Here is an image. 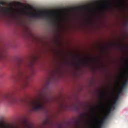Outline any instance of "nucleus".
I'll list each match as a JSON object with an SVG mask.
<instances>
[{
    "instance_id": "nucleus-8",
    "label": "nucleus",
    "mask_w": 128,
    "mask_h": 128,
    "mask_svg": "<svg viewBox=\"0 0 128 128\" xmlns=\"http://www.w3.org/2000/svg\"><path fill=\"white\" fill-rule=\"evenodd\" d=\"M80 66H86L88 65V62L86 60H82L79 62Z\"/></svg>"
},
{
    "instance_id": "nucleus-17",
    "label": "nucleus",
    "mask_w": 128,
    "mask_h": 128,
    "mask_svg": "<svg viewBox=\"0 0 128 128\" xmlns=\"http://www.w3.org/2000/svg\"><path fill=\"white\" fill-rule=\"evenodd\" d=\"M115 100L116 102H118V96L116 98Z\"/></svg>"
},
{
    "instance_id": "nucleus-24",
    "label": "nucleus",
    "mask_w": 128,
    "mask_h": 128,
    "mask_svg": "<svg viewBox=\"0 0 128 128\" xmlns=\"http://www.w3.org/2000/svg\"><path fill=\"white\" fill-rule=\"evenodd\" d=\"M2 4V3H1Z\"/></svg>"
},
{
    "instance_id": "nucleus-22",
    "label": "nucleus",
    "mask_w": 128,
    "mask_h": 128,
    "mask_svg": "<svg viewBox=\"0 0 128 128\" xmlns=\"http://www.w3.org/2000/svg\"><path fill=\"white\" fill-rule=\"evenodd\" d=\"M73 64V65H74V64H74V63H73V64Z\"/></svg>"
},
{
    "instance_id": "nucleus-14",
    "label": "nucleus",
    "mask_w": 128,
    "mask_h": 128,
    "mask_svg": "<svg viewBox=\"0 0 128 128\" xmlns=\"http://www.w3.org/2000/svg\"><path fill=\"white\" fill-rule=\"evenodd\" d=\"M128 80H126L124 84L122 85V86H124V88H126V84H128Z\"/></svg>"
},
{
    "instance_id": "nucleus-7",
    "label": "nucleus",
    "mask_w": 128,
    "mask_h": 128,
    "mask_svg": "<svg viewBox=\"0 0 128 128\" xmlns=\"http://www.w3.org/2000/svg\"><path fill=\"white\" fill-rule=\"evenodd\" d=\"M6 58V54L4 48L0 44V62L5 60Z\"/></svg>"
},
{
    "instance_id": "nucleus-9",
    "label": "nucleus",
    "mask_w": 128,
    "mask_h": 128,
    "mask_svg": "<svg viewBox=\"0 0 128 128\" xmlns=\"http://www.w3.org/2000/svg\"><path fill=\"white\" fill-rule=\"evenodd\" d=\"M114 8H112V6H111V5H110L108 6H106L104 8V11L106 10H112Z\"/></svg>"
},
{
    "instance_id": "nucleus-5",
    "label": "nucleus",
    "mask_w": 128,
    "mask_h": 128,
    "mask_svg": "<svg viewBox=\"0 0 128 128\" xmlns=\"http://www.w3.org/2000/svg\"><path fill=\"white\" fill-rule=\"evenodd\" d=\"M19 74L20 80L22 82L25 86H26L28 84V82H30V76L24 72L23 71L19 72Z\"/></svg>"
},
{
    "instance_id": "nucleus-15",
    "label": "nucleus",
    "mask_w": 128,
    "mask_h": 128,
    "mask_svg": "<svg viewBox=\"0 0 128 128\" xmlns=\"http://www.w3.org/2000/svg\"><path fill=\"white\" fill-rule=\"evenodd\" d=\"M109 108H110V110H112V108H114V105H110L109 106Z\"/></svg>"
},
{
    "instance_id": "nucleus-1",
    "label": "nucleus",
    "mask_w": 128,
    "mask_h": 128,
    "mask_svg": "<svg viewBox=\"0 0 128 128\" xmlns=\"http://www.w3.org/2000/svg\"><path fill=\"white\" fill-rule=\"evenodd\" d=\"M52 98L48 95H42L40 99L30 102L28 104V110L30 112H38L44 110L46 104L50 102Z\"/></svg>"
},
{
    "instance_id": "nucleus-19",
    "label": "nucleus",
    "mask_w": 128,
    "mask_h": 128,
    "mask_svg": "<svg viewBox=\"0 0 128 128\" xmlns=\"http://www.w3.org/2000/svg\"><path fill=\"white\" fill-rule=\"evenodd\" d=\"M128 22H125L124 24V26H128Z\"/></svg>"
},
{
    "instance_id": "nucleus-21",
    "label": "nucleus",
    "mask_w": 128,
    "mask_h": 128,
    "mask_svg": "<svg viewBox=\"0 0 128 128\" xmlns=\"http://www.w3.org/2000/svg\"><path fill=\"white\" fill-rule=\"evenodd\" d=\"M22 64V61H20V64L18 65V66H20Z\"/></svg>"
},
{
    "instance_id": "nucleus-2",
    "label": "nucleus",
    "mask_w": 128,
    "mask_h": 128,
    "mask_svg": "<svg viewBox=\"0 0 128 128\" xmlns=\"http://www.w3.org/2000/svg\"><path fill=\"white\" fill-rule=\"evenodd\" d=\"M106 94V92L104 91H102L100 92V96L101 98V100L99 103L93 105L90 104H84V108L86 110H90V112H96L95 110H98V108H104L106 104V102L104 100V96Z\"/></svg>"
},
{
    "instance_id": "nucleus-18",
    "label": "nucleus",
    "mask_w": 128,
    "mask_h": 128,
    "mask_svg": "<svg viewBox=\"0 0 128 128\" xmlns=\"http://www.w3.org/2000/svg\"><path fill=\"white\" fill-rule=\"evenodd\" d=\"M124 88H126V87H124V86H122L121 87V90H124Z\"/></svg>"
},
{
    "instance_id": "nucleus-16",
    "label": "nucleus",
    "mask_w": 128,
    "mask_h": 128,
    "mask_svg": "<svg viewBox=\"0 0 128 128\" xmlns=\"http://www.w3.org/2000/svg\"><path fill=\"white\" fill-rule=\"evenodd\" d=\"M113 102V104H112V106H116V102H114V101H112Z\"/></svg>"
},
{
    "instance_id": "nucleus-13",
    "label": "nucleus",
    "mask_w": 128,
    "mask_h": 128,
    "mask_svg": "<svg viewBox=\"0 0 128 128\" xmlns=\"http://www.w3.org/2000/svg\"><path fill=\"white\" fill-rule=\"evenodd\" d=\"M48 124H50V121L48 120H46L44 122V126H48Z\"/></svg>"
},
{
    "instance_id": "nucleus-20",
    "label": "nucleus",
    "mask_w": 128,
    "mask_h": 128,
    "mask_svg": "<svg viewBox=\"0 0 128 128\" xmlns=\"http://www.w3.org/2000/svg\"><path fill=\"white\" fill-rule=\"evenodd\" d=\"M122 90H120V91H119V93L120 94H122Z\"/></svg>"
},
{
    "instance_id": "nucleus-12",
    "label": "nucleus",
    "mask_w": 128,
    "mask_h": 128,
    "mask_svg": "<svg viewBox=\"0 0 128 128\" xmlns=\"http://www.w3.org/2000/svg\"><path fill=\"white\" fill-rule=\"evenodd\" d=\"M80 105H75L74 106V108L76 110H80Z\"/></svg>"
},
{
    "instance_id": "nucleus-23",
    "label": "nucleus",
    "mask_w": 128,
    "mask_h": 128,
    "mask_svg": "<svg viewBox=\"0 0 128 128\" xmlns=\"http://www.w3.org/2000/svg\"><path fill=\"white\" fill-rule=\"evenodd\" d=\"M77 124H78V122H77Z\"/></svg>"
},
{
    "instance_id": "nucleus-4",
    "label": "nucleus",
    "mask_w": 128,
    "mask_h": 128,
    "mask_svg": "<svg viewBox=\"0 0 128 128\" xmlns=\"http://www.w3.org/2000/svg\"><path fill=\"white\" fill-rule=\"evenodd\" d=\"M29 16L30 18H48L49 20H52V22H62L61 20H59L58 19H53L52 18H50L48 14L46 12L30 14Z\"/></svg>"
},
{
    "instance_id": "nucleus-10",
    "label": "nucleus",
    "mask_w": 128,
    "mask_h": 128,
    "mask_svg": "<svg viewBox=\"0 0 128 128\" xmlns=\"http://www.w3.org/2000/svg\"><path fill=\"white\" fill-rule=\"evenodd\" d=\"M104 122H106V121L102 119L100 122H99L98 124V126H100V128H102V126H104Z\"/></svg>"
},
{
    "instance_id": "nucleus-11",
    "label": "nucleus",
    "mask_w": 128,
    "mask_h": 128,
    "mask_svg": "<svg viewBox=\"0 0 128 128\" xmlns=\"http://www.w3.org/2000/svg\"><path fill=\"white\" fill-rule=\"evenodd\" d=\"M106 114H107L105 116L102 118V119L104 120L105 122H106V120H108V114H110V113L108 112V113H106Z\"/></svg>"
},
{
    "instance_id": "nucleus-3",
    "label": "nucleus",
    "mask_w": 128,
    "mask_h": 128,
    "mask_svg": "<svg viewBox=\"0 0 128 128\" xmlns=\"http://www.w3.org/2000/svg\"><path fill=\"white\" fill-rule=\"evenodd\" d=\"M0 102H8L10 104H18L22 100L14 96V94H3L0 96Z\"/></svg>"
},
{
    "instance_id": "nucleus-6",
    "label": "nucleus",
    "mask_w": 128,
    "mask_h": 128,
    "mask_svg": "<svg viewBox=\"0 0 128 128\" xmlns=\"http://www.w3.org/2000/svg\"><path fill=\"white\" fill-rule=\"evenodd\" d=\"M116 8H124L128 10V4L126 0H120L118 2V4L115 6Z\"/></svg>"
}]
</instances>
